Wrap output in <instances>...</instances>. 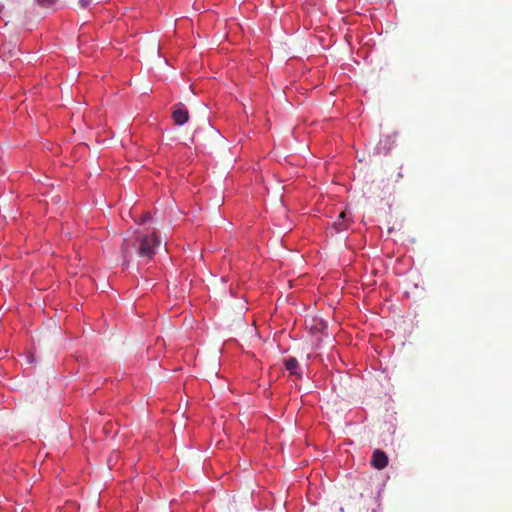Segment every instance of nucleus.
<instances>
[{"instance_id":"obj_6","label":"nucleus","mask_w":512,"mask_h":512,"mask_svg":"<svg viewBox=\"0 0 512 512\" xmlns=\"http://www.w3.org/2000/svg\"><path fill=\"white\" fill-rule=\"evenodd\" d=\"M36 2L42 7H51L57 2V0H36Z\"/></svg>"},{"instance_id":"obj_5","label":"nucleus","mask_w":512,"mask_h":512,"mask_svg":"<svg viewBox=\"0 0 512 512\" xmlns=\"http://www.w3.org/2000/svg\"><path fill=\"white\" fill-rule=\"evenodd\" d=\"M285 368L290 372V374L301 377V371L299 369V363L296 358L290 357L285 360Z\"/></svg>"},{"instance_id":"obj_2","label":"nucleus","mask_w":512,"mask_h":512,"mask_svg":"<svg viewBox=\"0 0 512 512\" xmlns=\"http://www.w3.org/2000/svg\"><path fill=\"white\" fill-rule=\"evenodd\" d=\"M172 118L176 125H184L189 120V112L183 103H177L172 107Z\"/></svg>"},{"instance_id":"obj_3","label":"nucleus","mask_w":512,"mask_h":512,"mask_svg":"<svg viewBox=\"0 0 512 512\" xmlns=\"http://www.w3.org/2000/svg\"><path fill=\"white\" fill-rule=\"evenodd\" d=\"M371 464L378 470L384 469L388 465V457L384 451L376 449L373 452Z\"/></svg>"},{"instance_id":"obj_4","label":"nucleus","mask_w":512,"mask_h":512,"mask_svg":"<svg viewBox=\"0 0 512 512\" xmlns=\"http://www.w3.org/2000/svg\"><path fill=\"white\" fill-rule=\"evenodd\" d=\"M346 216V212L342 211L339 214L338 219L334 222L333 227L337 232H342L348 229L350 225V220H347Z\"/></svg>"},{"instance_id":"obj_1","label":"nucleus","mask_w":512,"mask_h":512,"mask_svg":"<svg viewBox=\"0 0 512 512\" xmlns=\"http://www.w3.org/2000/svg\"><path fill=\"white\" fill-rule=\"evenodd\" d=\"M160 239L155 232L150 234L135 231L133 237L123 240L121 251L122 256L125 260L132 254V250H135L139 257L152 258L156 254V249L160 246Z\"/></svg>"},{"instance_id":"obj_7","label":"nucleus","mask_w":512,"mask_h":512,"mask_svg":"<svg viewBox=\"0 0 512 512\" xmlns=\"http://www.w3.org/2000/svg\"><path fill=\"white\" fill-rule=\"evenodd\" d=\"M92 2L93 0H79L78 5L81 9H86L91 5Z\"/></svg>"},{"instance_id":"obj_8","label":"nucleus","mask_w":512,"mask_h":512,"mask_svg":"<svg viewBox=\"0 0 512 512\" xmlns=\"http://www.w3.org/2000/svg\"><path fill=\"white\" fill-rule=\"evenodd\" d=\"M150 219H151V215H150V213H146V214H144V215L141 217V219H140V222H139V223H140V224H144V223H146L147 221H149Z\"/></svg>"}]
</instances>
